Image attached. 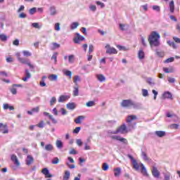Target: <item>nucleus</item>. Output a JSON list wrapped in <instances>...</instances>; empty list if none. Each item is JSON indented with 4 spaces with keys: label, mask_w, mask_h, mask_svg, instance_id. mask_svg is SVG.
Returning a JSON list of instances; mask_svg holds the SVG:
<instances>
[{
    "label": "nucleus",
    "mask_w": 180,
    "mask_h": 180,
    "mask_svg": "<svg viewBox=\"0 0 180 180\" xmlns=\"http://www.w3.org/2000/svg\"><path fill=\"white\" fill-rule=\"evenodd\" d=\"M163 98H166V99H171L172 101V99H174V98L172 97V94H171V92L169 91H166L163 94Z\"/></svg>",
    "instance_id": "nucleus-17"
},
{
    "label": "nucleus",
    "mask_w": 180,
    "mask_h": 180,
    "mask_svg": "<svg viewBox=\"0 0 180 180\" xmlns=\"http://www.w3.org/2000/svg\"><path fill=\"white\" fill-rule=\"evenodd\" d=\"M8 40V36L4 34H1V41H6Z\"/></svg>",
    "instance_id": "nucleus-43"
},
{
    "label": "nucleus",
    "mask_w": 180,
    "mask_h": 180,
    "mask_svg": "<svg viewBox=\"0 0 180 180\" xmlns=\"http://www.w3.org/2000/svg\"><path fill=\"white\" fill-rule=\"evenodd\" d=\"M173 40L175 43H177L178 44H180V39L179 38H178L176 37H174Z\"/></svg>",
    "instance_id": "nucleus-60"
},
{
    "label": "nucleus",
    "mask_w": 180,
    "mask_h": 180,
    "mask_svg": "<svg viewBox=\"0 0 180 180\" xmlns=\"http://www.w3.org/2000/svg\"><path fill=\"white\" fill-rule=\"evenodd\" d=\"M122 171L120 169V167H117L114 169V175L115 176H120Z\"/></svg>",
    "instance_id": "nucleus-22"
},
{
    "label": "nucleus",
    "mask_w": 180,
    "mask_h": 180,
    "mask_svg": "<svg viewBox=\"0 0 180 180\" xmlns=\"http://www.w3.org/2000/svg\"><path fill=\"white\" fill-rule=\"evenodd\" d=\"M63 74L66 75V77H70L71 78L72 77V72L70 70H65L63 71Z\"/></svg>",
    "instance_id": "nucleus-38"
},
{
    "label": "nucleus",
    "mask_w": 180,
    "mask_h": 180,
    "mask_svg": "<svg viewBox=\"0 0 180 180\" xmlns=\"http://www.w3.org/2000/svg\"><path fill=\"white\" fill-rule=\"evenodd\" d=\"M142 95L143 96H148V91L147 89H142Z\"/></svg>",
    "instance_id": "nucleus-54"
},
{
    "label": "nucleus",
    "mask_w": 180,
    "mask_h": 180,
    "mask_svg": "<svg viewBox=\"0 0 180 180\" xmlns=\"http://www.w3.org/2000/svg\"><path fill=\"white\" fill-rule=\"evenodd\" d=\"M50 11H51V15H56V8L55 7H51Z\"/></svg>",
    "instance_id": "nucleus-50"
},
{
    "label": "nucleus",
    "mask_w": 180,
    "mask_h": 180,
    "mask_svg": "<svg viewBox=\"0 0 180 180\" xmlns=\"http://www.w3.org/2000/svg\"><path fill=\"white\" fill-rule=\"evenodd\" d=\"M31 110H32V113H39V110H40V108L39 107H36L32 108Z\"/></svg>",
    "instance_id": "nucleus-57"
},
{
    "label": "nucleus",
    "mask_w": 180,
    "mask_h": 180,
    "mask_svg": "<svg viewBox=\"0 0 180 180\" xmlns=\"http://www.w3.org/2000/svg\"><path fill=\"white\" fill-rule=\"evenodd\" d=\"M174 57H171L167 58L166 60L164 61V63H174Z\"/></svg>",
    "instance_id": "nucleus-51"
},
{
    "label": "nucleus",
    "mask_w": 180,
    "mask_h": 180,
    "mask_svg": "<svg viewBox=\"0 0 180 180\" xmlns=\"http://www.w3.org/2000/svg\"><path fill=\"white\" fill-rule=\"evenodd\" d=\"M90 9H91V11H92L93 12H95V11H96V6H95V5H91V6H90Z\"/></svg>",
    "instance_id": "nucleus-63"
},
{
    "label": "nucleus",
    "mask_w": 180,
    "mask_h": 180,
    "mask_svg": "<svg viewBox=\"0 0 180 180\" xmlns=\"http://www.w3.org/2000/svg\"><path fill=\"white\" fill-rule=\"evenodd\" d=\"M92 51H94V45L91 44L89 45V53H92Z\"/></svg>",
    "instance_id": "nucleus-62"
},
{
    "label": "nucleus",
    "mask_w": 180,
    "mask_h": 180,
    "mask_svg": "<svg viewBox=\"0 0 180 180\" xmlns=\"http://www.w3.org/2000/svg\"><path fill=\"white\" fill-rule=\"evenodd\" d=\"M109 169V165L108 163L105 162L103 164V171H108Z\"/></svg>",
    "instance_id": "nucleus-44"
},
{
    "label": "nucleus",
    "mask_w": 180,
    "mask_h": 180,
    "mask_svg": "<svg viewBox=\"0 0 180 180\" xmlns=\"http://www.w3.org/2000/svg\"><path fill=\"white\" fill-rule=\"evenodd\" d=\"M84 119H85V117L82 116V115H79V117H77L75 120V122L77 124H79V123H81L82 120H84Z\"/></svg>",
    "instance_id": "nucleus-23"
},
{
    "label": "nucleus",
    "mask_w": 180,
    "mask_h": 180,
    "mask_svg": "<svg viewBox=\"0 0 180 180\" xmlns=\"http://www.w3.org/2000/svg\"><path fill=\"white\" fill-rule=\"evenodd\" d=\"M56 146L57 148H59V149L63 148V141H61L60 140H57L56 141Z\"/></svg>",
    "instance_id": "nucleus-28"
},
{
    "label": "nucleus",
    "mask_w": 180,
    "mask_h": 180,
    "mask_svg": "<svg viewBox=\"0 0 180 180\" xmlns=\"http://www.w3.org/2000/svg\"><path fill=\"white\" fill-rule=\"evenodd\" d=\"M97 79H98V81H100V82H103L106 80V77H105L103 75H98Z\"/></svg>",
    "instance_id": "nucleus-32"
},
{
    "label": "nucleus",
    "mask_w": 180,
    "mask_h": 180,
    "mask_svg": "<svg viewBox=\"0 0 180 180\" xmlns=\"http://www.w3.org/2000/svg\"><path fill=\"white\" fill-rule=\"evenodd\" d=\"M11 160L13 161V162H14L15 165L17 167H20V162H19V160L18 159V156H16V155H11Z\"/></svg>",
    "instance_id": "nucleus-10"
},
{
    "label": "nucleus",
    "mask_w": 180,
    "mask_h": 180,
    "mask_svg": "<svg viewBox=\"0 0 180 180\" xmlns=\"http://www.w3.org/2000/svg\"><path fill=\"white\" fill-rule=\"evenodd\" d=\"M84 37L81 36L79 34L76 33V36L73 39L74 43L78 44L79 41H84Z\"/></svg>",
    "instance_id": "nucleus-8"
},
{
    "label": "nucleus",
    "mask_w": 180,
    "mask_h": 180,
    "mask_svg": "<svg viewBox=\"0 0 180 180\" xmlns=\"http://www.w3.org/2000/svg\"><path fill=\"white\" fill-rule=\"evenodd\" d=\"M144 51H143V49H140L139 53H138V57L139 58H140V60H143V58H144Z\"/></svg>",
    "instance_id": "nucleus-29"
},
{
    "label": "nucleus",
    "mask_w": 180,
    "mask_h": 180,
    "mask_svg": "<svg viewBox=\"0 0 180 180\" xmlns=\"http://www.w3.org/2000/svg\"><path fill=\"white\" fill-rule=\"evenodd\" d=\"M56 102H57V98H56V97H52L49 103L50 106H53Z\"/></svg>",
    "instance_id": "nucleus-40"
},
{
    "label": "nucleus",
    "mask_w": 180,
    "mask_h": 180,
    "mask_svg": "<svg viewBox=\"0 0 180 180\" xmlns=\"http://www.w3.org/2000/svg\"><path fill=\"white\" fill-rule=\"evenodd\" d=\"M36 7L32 8L29 10L30 15H34L36 13Z\"/></svg>",
    "instance_id": "nucleus-46"
},
{
    "label": "nucleus",
    "mask_w": 180,
    "mask_h": 180,
    "mask_svg": "<svg viewBox=\"0 0 180 180\" xmlns=\"http://www.w3.org/2000/svg\"><path fill=\"white\" fill-rule=\"evenodd\" d=\"M36 126H37V127H39V129H43V127H44V126H46V122L44 120H41Z\"/></svg>",
    "instance_id": "nucleus-33"
},
{
    "label": "nucleus",
    "mask_w": 180,
    "mask_h": 180,
    "mask_svg": "<svg viewBox=\"0 0 180 180\" xmlns=\"http://www.w3.org/2000/svg\"><path fill=\"white\" fill-rule=\"evenodd\" d=\"M19 61L20 63H21V64H26L27 65H29L30 68H31L32 70L34 68V66H33V65L30 63V60H29V59L21 58H20Z\"/></svg>",
    "instance_id": "nucleus-7"
},
{
    "label": "nucleus",
    "mask_w": 180,
    "mask_h": 180,
    "mask_svg": "<svg viewBox=\"0 0 180 180\" xmlns=\"http://www.w3.org/2000/svg\"><path fill=\"white\" fill-rule=\"evenodd\" d=\"M160 37H161V36L157 32H152L148 39L150 46L151 47H158L160 44Z\"/></svg>",
    "instance_id": "nucleus-1"
},
{
    "label": "nucleus",
    "mask_w": 180,
    "mask_h": 180,
    "mask_svg": "<svg viewBox=\"0 0 180 180\" xmlns=\"http://www.w3.org/2000/svg\"><path fill=\"white\" fill-rule=\"evenodd\" d=\"M3 109L4 110H15V107H13V105H9V104L8 103H4L3 105Z\"/></svg>",
    "instance_id": "nucleus-18"
},
{
    "label": "nucleus",
    "mask_w": 180,
    "mask_h": 180,
    "mask_svg": "<svg viewBox=\"0 0 180 180\" xmlns=\"http://www.w3.org/2000/svg\"><path fill=\"white\" fill-rule=\"evenodd\" d=\"M68 61L70 63H74V55H70L68 56Z\"/></svg>",
    "instance_id": "nucleus-55"
},
{
    "label": "nucleus",
    "mask_w": 180,
    "mask_h": 180,
    "mask_svg": "<svg viewBox=\"0 0 180 180\" xmlns=\"http://www.w3.org/2000/svg\"><path fill=\"white\" fill-rule=\"evenodd\" d=\"M163 71L166 74H169V72H174V67L170 66L169 68H163Z\"/></svg>",
    "instance_id": "nucleus-19"
},
{
    "label": "nucleus",
    "mask_w": 180,
    "mask_h": 180,
    "mask_svg": "<svg viewBox=\"0 0 180 180\" xmlns=\"http://www.w3.org/2000/svg\"><path fill=\"white\" fill-rule=\"evenodd\" d=\"M170 128L176 130L179 128V125L178 124H173L170 125Z\"/></svg>",
    "instance_id": "nucleus-49"
},
{
    "label": "nucleus",
    "mask_w": 180,
    "mask_h": 180,
    "mask_svg": "<svg viewBox=\"0 0 180 180\" xmlns=\"http://www.w3.org/2000/svg\"><path fill=\"white\" fill-rule=\"evenodd\" d=\"M70 175H71V173L70 172V171H65V174L63 175V180H68V179H70Z\"/></svg>",
    "instance_id": "nucleus-26"
},
{
    "label": "nucleus",
    "mask_w": 180,
    "mask_h": 180,
    "mask_svg": "<svg viewBox=\"0 0 180 180\" xmlns=\"http://www.w3.org/2000/svg\"><path fill=\"white\" fill-rule=\"evenodd\" d=\"M73 95H74V96H78V95H79V89L78 86H76L74 88Z\"/></svg>",
    "instance_id": "nucleus-31"
},
{
    "label": "nucleus",
    "mask_w": 180,
    "mask_h": 180,
    "mask_svg": "<svg viewBox=\"0 0 180 180\" xmlns=\"http://www.w3.org/2000/svg\"><path fill=\"white\" fill-rule=\"evenodd\" d=\"M58 53H54L51 57V60H54L55 64L57 63V56Z\"/></svg>",
    "instance_id": "nucleus-47"
},
{
    "label": "nucleus",
    "mask_w": 180,
    "mask_h": 180,
    "mask_svg": "<svg viewBox=\"0 0 180 180\" xmlns=\"http://www.w3.org/2000/svg\"><path fill=\"white\" fill-rule=\"evenodd\" d=\"M49 119H51V120H52L53 123H54L56 124V123H57V120L53 117V115H49Z\"/></svg>",
    "instance_id": "nucleus-64"
},
{
    "label": "nucleus",
    "mask_w": 180,
    "mask_h": 180,
    "mask_svg": "<svg viewBox=\"0 0 180 180\" xmlns=\"http://www.w3.org/2000/svg\"><path fill=\"white\" fill-rule=\"evenodd\" d=\"M46 78H47V77H46V76L42 77L41 80L39 82L40 86H46V82L44 81V79H46Z\"/></svg>",
    "instance_id": "nucleus-35"
},
{
    "label": "nucleus",
    "mask_w": 180,
    "mask_h": 180,
    "mask_svg": "<svg viewBox=\"0 0 180 180\" xmlns=\"http://www.w3.org/2000/svg\"><path fill=\"white\" fill-rule=\"evenodd\" d=\"M167 44H169V46L173 47V49H176V44H175V42H174V41H167Z\"/></svg>",
    "instance_id": "nucleus-42"
},
{
    "label": "nucleus",
    "mask_w": 180,
    "mask_h": 180,
    "mask_svg": "<svg viewBox=\"0 0 180 180\" xmlns=\"http://www.w3.org/2000/svg\"><path fill=\"white\" fill-rule=\"evenodd\" d=\"M155 134L156 136H158V137H164L166 134L165 131H156Z\"/></svg>",
    "instance_id": "nucleus-25"
},
{
    "label": "nucleus",
    "mask_w": 180,
    "mask_h": 180,
    "mask_svg": "<svg viewBox=\"0 0 180 180\" xmlns=\"http://www.w3.org/2000/svg\"><path fill=\"white\" fill-rule=\"evenodd\" d=\"M105 49H107L106 50L107 54H117V50H116V49L113 47H110V45L109 44H107L105 46Z\"/></svg>",
    "instance_id": "nucleus-6"
},
{
    "label": "nucleus",
    "mask_w": 180,
    "mask_h": 180,
    "mask_svg": "<svg viewBox=\"0 0 180 180\" xmlns=\"http://www.w3.org/2000/svg\"><path fill=\"white\" fill-rule=\"evenodd\" d=\"M41 172L44 175H45L46 178H51V176H53V175L50 174V171L47 168H44L41 170Z\"/></svg>",
    "instance_id": "nucleus-14"
},
{
    "label": "nucleus",
    "mask_w": 180,
    "mask_h": 180,
    "mask_svg": "<svg viewBox=\"0 0 180 180\" xmlns=\"http://www.w3.org/2000/svg\"><path fill=\"white\" fill-rule=\"evenodd\" d=\"M128 158L131 160L134 169H136V171H139V169H140V165L137 163V160H136L131 155H128Z\"/></svg>",
    "instance_id": "nucleus-4"
},
{
    "label": "nucleus",
    "mask_w": 180,
    "mask_h": 180,
    "mask_svg": "<svg viewBox=\"0 0 180 180\" xmlns=\"http://www.w3.org/2000/svg\"><path fill=\"white\" fill-rule=\"evenodd\" d=\"M152 175L155 176V178H160V172L157 169V167H153L152 169Z\"/></svg>",
    "instance_id": "nucleus-15"
},
{
    "label": "nucleus",
    "mask_w": 180,
    "mask_h": 180,
    "mask_svg": "<svg viewBox=\"0 0 180 180\" xmlns=\"http://www.w3.org/2000/svg\"><path fill=\"white\" fill-rule=\"evenodd\" d=\"M81 130V127H76L74 130H73V133H75V134H78V133H79V131Z\"/></svg>",
    "instance_id": "nucleus-58"
},
{
    "label": "nucleus",
    "mask_w": 180,
    "mask_h": 180,
    "mask_svg": "<svg viewBox=\"0 0 180 180\" xmlns=\"http://www.w3.org/2000/svg\"><path fill=\"white\" fill-rule=\"evenodd\" d=\"M86 106L87 108H92V106H95V101H88V102L86 103Z\"/></svg>",
    "instance_id": "nucleus-36"
},
{
    "label": "nucleus",
    "mask_w": 180,
    "mask_h": 180,
    "mask_svg": "<svg viewBox=\"0 0 180 180\" xmlns=\"http://www.w3.org/2000/svg\"><path fill=\"white\" fill-rule=\"evenodd\" d=\"M33 162H34V158H32V155H28L27 156V160H26V164L27 165L30 166L31 165L33 164Z\"/></svg>",
    "instance_id": "nucleus-13"
},
{
    "label": "nucleus",
    "mask_w": 180,
    "mask_h": 180,
    "mask_svg": "<svg viewBox=\"0 0 180 180\" xmlns=\"http://www.w3.org/2000/svg\"><path fill=\"white\" fill-rule=\"evenodd\" d=\"M76 144H77L79 147H82L84 143H82V141L81 139H77Z\"/></svg>",
    "instance_id": "nucleus-53"
},
{
    "label": "nucleus",
    "mask_w": 180,
    "mask_h": 180,
    "mask_svg": "<svg viewBox=\"0 0 180 180\" xmlns=\"http://www.w3.org/2000/svg\"><path fill=\"white\" fill-rule=\"evenodd\" d=\"M55 30L57 32H60V30H61V24H60V22L55 24Z\"/></svg>",
    "instance_id": "nucleus-39"
},
{
    "label": "nucleus",
    "mask_w": 180,
    "mask_h": 180,
    "mask_svg": "<svg viewBox=\"0 0 180 180\" xmlns=\"http://www.w3.org/2000/svg\"><path fill=\"white\" fill-rule=\"evenodd\" d=\"M133 120H137V115H130L127 116V123L131 124V122H133Z\"/></svg>",
    "instance_id": "nucleus-12"
},
{
    "label": "nucleus",
    "mask_w": 180,
    "mask_h": 180,
    "mask_svg": "<svg viewBox=\"0 0 180 180\" xmlns=\"http://www.w3.org/2000/svg\"><path fill=\"white\" fill-rule=\"evenodd\" d=\"M30 78H32V73H30V72L29 71V70L26 69L25 70V76L24 77H22V81H24V82H27V81H29Z\"/></svg>",
    "instance_id": "nucleus-9"
},
{
    "label": "nucleus",
    "mask_w": 180,
    "mask_h": 180,
    "mask_svg": "<svg viewBox=\"0 0 180 180\" xmlns=\"http://www.w3.org/2000/svg\"><path fill=\"white\" fill-rule=\"evenodd\" d=\"M171 13H174L175 11V4H174V0H172L169 4Z\"/></svg>",
    "instance_id": "nucleus-20"
},
{
    "label": "nucleus",
    "mask_w": 180,
    "mask_h": 180,
    "mask_svg": "<svg viewBox=\"0 0 180 180\" xmlns=\"http://www.w3.org/2000/svg\"><path fill=\"white\" fill-rule=\"evenodd\" d=\"M11 94H13V95H16V94H18V91L16 89V88H15V86H13L11 89H10Z\"/></svg>",
    "instance_id": "nucleus-48"
},
{
    "label": "nucleus",
    "mask_w": 180,
    "mask_h": 180,
    "mask_svg": "<svg viewBox=\"0 0 180 180\" xmlns=\"http://www.w3.org/2000/svg\"><path fill=\"white\" fill-rule=\"evenodd\" d=\"M141 174L144 175V176H148V174L147 173V169H146V167L143 166V165H141Z\"/></svg>",
    "instance_id": "nucleus-34"
},
{
    "label": "nucleus",
    "mask_w": 180,
    "mask_h": 180,
    "mask_svg": "<svg viewBox=\"0 0 180 180\" xmlns=\"http://www.w3.org/2000/svg\"><path fill=\"white\" fill-rule=\"evenodd\" d=\"M7 63H13V58L9 56L6 58Z\"/></svg>",
    "instance_id": "nucleus-59"
},
{
    "label": "nucleus",
    "mask_w": 180,
    "mask_h": 180,
    "mask_svg": "<svg viewBox=\"0 0 180 180\" xmlns=\"http://www.w3.org/2000/svg\"><path fill=\"white\" fill-rule=\"evenodd\" d=\"M32 27H34V29H40V25H39V22H33L32 24Z\"/></svg>",
    "instance_id": "nucleus-52"
},
{
    "label": "nucleus",
    "mask_w": 180,
    "mask_h": 180,
    "mask_svg": "<svg viewBox=\"0 0 180 180\" xmlns=\"http://www.w3.org/2000/svg\"><path fill=\"white\" fill-rule=\"evenodd\" d=\"M22 54L25 56V57H30L32 56V53H30L29 51H23Z\"/></svg>",
    "instance_id": "nucleus-41"
},
{
    "label": "nucleus",
    "mask_w": 180,
    "mask_h": 180,
    "mask_svg": "<svg viewBox=\"0 0 180 180\" xmlns=\"http://www.w3.org/2000/svg\"><path fill=\"white\" fill-rule=\"evenodd\" d=\"M66 108L70 109V110H74L75 109V103H69L66 105Z\"/></svg>",
    "instance_id": "nucleus-24"
},
{
    "label": "nucleus",
    "mask_w": 180,
    "mask_h": 180,
    "mask_svg": "<svg viewBox=\"0 0 180 180\" xmlns=\"http://www.w3.org/2000/svg\"><path fill=\"white\" fill-rule=\"evenodd\" d=\"M110 139H112V140H117V141L124 143V144H127L128 143L127 139L126 138H122V136H116V135L110 136Z\"/></svg>",
    "instance_id": "nucleus-5"
},
{
    "label": "nucleus",
    "mask_w": 180,
    "mask_h": 180,
    "mask_svg": "<svg viewBox=\"0 0 180 180\" xmlns=\"http://www.w3.org/2000/svg\"><path fill=\"white\" fill-rule=\"evenodd\" d=\"M58 162H60V159L58 158H54L53 160H52V164H54V165H57L58 164Z\"/></svg>",
    "instance_id": "nucleus-45"
},
{
    "label": "nucleus",
    "mask_w": 180,
    "mask_h": 180,
    "mask_svg": "<svg viewBox=\"0 0 180 180\" xmlns=\"http://www.w3.org/2000/svg\"><path fill=\"white\" fill-rule=\"evenodd\" d=\"M1 131L3 134H8V133H9V129H8V125H6V124H1Z\"/></svg>",
    "instance_id": "nucleus-11"
},
{
    "label": "nucleus",
    "mask_w": 180,
    "mask_h": 180,
    "mask_svg": "<svg viewBox=\"0 0 180 180\" xmlns=\"http://www.w3.org/2000/svg\"><path fill=\"white\" fill-rule=\"evenodd\" d=\"M153 11H156L157 12H160L161 11V8L159 6H153Z\"/></svg>",
    "instance_id": "nucleus-56"
},
{
    "label": "nucleus",
    "mask_w": 180,
    "mask_h": 180,
    "mask_svg": "<svg viewBox=\"0 0 180 180\" xmlns=\"http://www.w3.org/2000/svg\"><path fill=\"white\" fill-rule=\"evenodd\" d=\"M69 99H70V96L62 95L58 99V102L60 103L61 102H65V101H68Z\"/></svg>",
    "instance_id": "nucleus-16"
},
{
    "label": "nucleus",
    "mask_w": 180,
    "mask_h": 180,
    "mask_svg": "<svg viewBox=\"0 0 180 180\" xmlns=\"http://www.w3.org/2000/svg\"><path fill=\"white\" fill-rule=\"evenodd\" d=\"M49 78L51 81H57V79H58V75L52 74L49 75Z\"/></svg>",
    "instance_id": "nucleus-27"
},
{
    "label": "nucleus",
    "mask_w": 180,
    "mask_h": 180,
    "mask_svg": "<svg viewBox=\"0 0 180 180\" xmlns=\"http://www.w3.org/2000/svg\"><path fill=\"white\" fill-rule=\"evenodd\" d=\"M78 81H81V79L79 78V76L75 75L73 77V82L75 84L76 86H78Z\"/></svg>",
    "instance_id": "nucleus-30"
},
{
    "label": "nucleus",
    "mask_w": 180,
    "mask_h": 180,
    "mask_svg": "<svg viewBox=\"0 0 180 180\" xmlns=\"http://www.w3.org/2000/svg\"><path fill=\"white\" fill-rule=\"evenodd\" d=\"M121 106L122 108H136V103H134V102L130 99L122 100L121 102Z\"/></svg>",
    "instance_id": "nucleus-2"
},
{
    "label": "nucleus",
    "mask_w": 180,
    "mask_h": 180,
    "mask_svg": "<svg viewBox=\"0 0 180 180\" xmlns=\"http://www.w3.org/2000/svg\"><path fill=\"white\" fill-rule=\"evenodd\" d=\"M45 150L46 151H53V150H54V146L51 143L46 144L45 145Z\"/></svg>",
    "instance_id": "nucleus-21"
},
{
    "label": "nucleus",
    "mask_w": 180,
    "mask_h": 180,
    "mask_svg": "<svg viewBox=\"0 0 180 180\" xmlns=\"http://www.w3.org/2000/svg\"><path fill=\"white\" fill-rule=\"evenodd\" d=\"M78 26H79V23H78L77 22H72L71 25V29L72 30H74L75 29H77L78 27Z\"/></svg>",
    "instance_id": "nucleus-37"
},
{
    "label": "nucleus",
    "mask_w": 180,
    "mask_h": 180,
    "mask_svg": "<svg viewBox=\"0 0 180 180\" xmlns=\"http://www.w3.org/2000/svg\"><path fill=\"white\" fill-rule=\"evenodd\" d=\"M118 133H121V134H127L129 133V129H127V127L126 124H123L117 128Z\"/></svg>",
    "instance_id": "nucleus-3"
},
{
    "label": "nucleus",
    "mask_w": 180,
    "mask_h": 180,
    "mask_svg": "<svg viewBox=\"0 0 180 180\" xmlns=\"http://www.w3.org/2000/svg\"><path fill=\"white\" fill-rule=\"evenodd\" d=\"M18 18L20 19H25V18H26V14L25 13H21L19 14Z\"/></svg>",
    "instance_id": "nucleus-61"
}]
</instances>
